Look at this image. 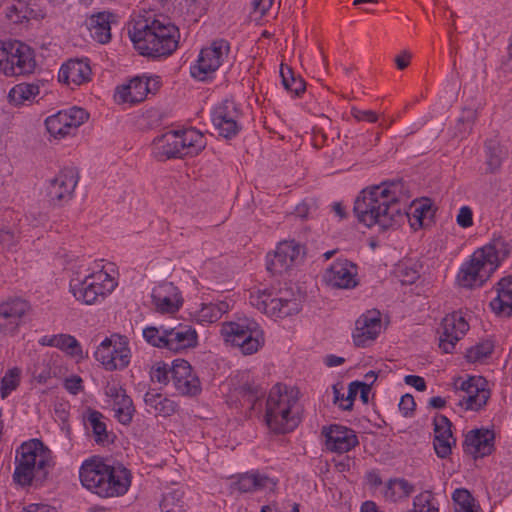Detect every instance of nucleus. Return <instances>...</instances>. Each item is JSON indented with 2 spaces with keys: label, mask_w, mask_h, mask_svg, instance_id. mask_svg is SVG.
<instances>
[{
  "label": "nucleus",
  "mask_w": 512,
  "mask_h": 512,
  "mask_svg": "<svg viewBox=\"0 0 512 512\" xmlns=\"http://www.w3.org/2000/svg\"><path fill=\"white\" fill-rule=\"evenodd\" d=\"M353 212L360 223L367 227L378 225L383 230L400 226L406 219L411 228L417 230L429 225L434 216L428 202L414 206L411 213L406 212L396 190L386 183L363 189L354 202Z\"/></svg>",
  "instance_id": "f257e3e1"
},
{
  "label": "nucleus",
  "mask_w": 512,
  "mask_h": 512,
  "mask_svg": "<svg viewBox=\"0 0 512 512\" xmlns=\"http://www.w3.org/2000/svg\"><path fill=\"white\" fill-rule=\"evenodd\" d=\"M128 34L136 51L152 59L170 56L177 49L180 38L178 27L159 19L138 20Z\"/></svg>",
  "instance_id": "f03ea898"
},
{
  "label": "nucleus",
  "mask_w": 512,
  "mask_h": 512,
  "mask_svg": "<svg viewBox=\"0 0 512 512\" xmlns=\"http://www.w3.org/2000/svg\"><path fill=\"white\" fill-rule=\"evenodd\" d=\"M79 476L84 487L103 498L124 495L131 484L128 469L111 466L98 459L85 461Z\"/></svg>",
  "instance_id": "7ed1b4c3"
},
{
  "label": "nucleus",
  "mask_w": 512,
  "mask_h": 512,
  "mask_svg": "<svg viewBox=\"0 0 512 512\" xmlns=\"http://www.w3.org/2000/svg\"><path fill=\"white\" fill-rule=\"evenodd\" d=\"M298 390L276 384L270 390L266 401L265 421L276 434L293 431L300 423Z\"/></svg>",
  "instance_id": "20e7f679"
},
{
  "label": "nucleus",
  "mask_w": 512,
  "mask_h": 512,
  "mask_svg": "<svg viewBox=\"0 0 512 512\" xmlns=\"http://www.w3.org/2000/svg\"><path fill=\"white\" fill-rule=\"evenodd\" d=\"M50 450L39 439H31L17 449L13 480L16 484L41 486L49 474Z\"/></svg>",
  "instance_id": "39448f33"
},
{
  "label": "nucleus",
  "mask_w": 512,
  "mask_h": 512,
  "mask_svg": "<svg viewBox=\"0 0 512 512\" xmlns=\"http://www.w3.org/2000/svg\"><path fill=\"white\" fill-rule=\"evenodd\" d=\"M221 335L227 343L239 347L245 355L257 352L264 343L263 331L256 321L249 318L223 323Z\"/></svg>",
  "instance_id": "423d86ee"
},
{
  "label": "nucleus",
  "mask_w": 512,
  "mask_h": 512,
  "mask_svg": "<svg viewBox=\"0 0 512 512\" xmlns=\"http://www.w3.org/2000/svg\"><path fill=\"white\" fill-rule=\"evenodd\" d=\"M250 304L259 311L278 318L295 315L301 310V304L296 297H275L272 289H258L250 292Z\"/></svg>",
  "instance_id": "0eeeda50"
},
{
  "label": "nucleus",
  "mask_w": 512,
  "mask_h": 512,
  "mask_svg": "<svg viewBox=\"0 0 512 512\" xmlns=\"http://www.w3.org/2000/svg\"><path fill=\"white\" fill-rule=\"evenodd\" d=\"M106 281L112 282L109 275L102 271L87 274L83 278L77 272L70 279V291L78 301L92 305L99 297H105L106 293L111 290L106 287Z\"/></svg>",
  "instance_id": "6e6552de"
},
{
  "label": "nucleus",
  "mask_w": 512,
  "mask_h": 512,
  "mask_svg": "<svg viewBox=\"0 0 512 512\" xmlns=\"http://www.w3.org/2000/svg\"><path fill=\"white\" fill-rule=\"evenodd\" d=\"M126 336L113 334L97 347L94 356L107 370L123 369L130 362V349Z\"/></svg>",
  "instance_id": "1a4fd4ad"
},
{
  "label": "nucleus",
  "mask_w": 512,
  "mask_h": 512,
  "mask_svg": "<svg viewBox=\"0 0 512 512\" xmlns=\"http://www.w3.org/2000/svg\"><path fill=\"white\" fill-rule=\"evenodd\" d=\"M230 51L229 43L224 39L215 40L209 47L200 51L197 64L191 67V75L199 80H205L206 76L215 72Z\"/></svg>",
  "instance_id": "9d476101"
},
{
  "label": "nucleus",
  "mask_w": 512,
  "mask_h": 512,
  "mask_svg": "<svg viewBox=\"0 0 512 512\" xmlns=\"http://www.w3.org/2000/svg\"><path fill=\"white\" fill-rule=\"evenodd\" d=\"M89 114L82 108L72 107L67 111H59L45 120L48 133L54 138H63L76 130L87 119Z\"/></svg>",
  "instance_id": "9b49d317"
},
{
  "label": "nucleus",
  "mask_w": 512,
  "mask_h": 512,
  "mask_svg": "<svg viewBox=\"0 0 512 512\" xmlns=\"http://www.w3.org/2000/svg\"><path fill=\"white\" fill-rule=\"evenodd\" d=\"M490 265L491 263L488 264L484 256L475 251L458 274L459 284L465 288L482 286L495 271Z\"/></svg>",
  "instance_id": "f8f14e48"
},
{
  "label": "nucleus",
  "mask_w": 512,
  "mask_h": 512,
  "mask_svg": "<svg viewBox=\"0 0 512 512\" xmlns=\"http://www.w3.org/2000/svg\"><path fill=\"white\" fill-rule=\"evenodd\" d=\"M469 330V324L458 313L446 315L442 322L439 333V348L444 353H452L457 342L464 337Z\"/></svg>",
  "instance_id": "ddd939ff"
},
{
  "label": "nucleus",
  "mask_w": 512,
  "mask_h": 512,
  "mask_svg": "<svg viewBox=\"0 0 512 512\" xmlns=\"http://www.w3.org/2000/svg\"><path fill=\"white\" fill-rule=\"evenodd\" d=\"M239 118L240 112L235 103L230 100L223 101L212 112L213 125L219 135L227 139L236 136L240 131Z\"/></svg>",
  "instance_id": "4468645a"
},
{
  "label": "nucleus",
  "mask_w": 512,
  "mask_h": 512,
  "mask_svg": "<svg viewBox=\"0 0 512 512\" xmlns=\"http://www.w3.org/2000/svg\"><path fill=\"white\" fill-rule=\"evenodd\" d=\"M30 309L27 301L20 298H11L0 303V332L14 334Z\"/></svg>",
  "instance_id": "2eb2a0df"
},
{
  "label": "nucleus",
  "mask_w": 512,
  "mask_h": 512,
  "mask_svg": "<svg viewBox=\"0 0 512 512\" xmlns=\"http://www.w3.org/2000/svg\"><path fill=\"white\" fill-rule=\"evenodd\" d=\"M4 68V74L7 76H18L32 73L36 66V61L30 47L20 43H9V57Z\"/></svg>",
  "instance_id": "dca6fc26"
},
{
  "label": "nucleus",
  "mask_w": 512,
  "mask_h": 512,
  "mask_svg": "<svg viewBox=\"0 0 512 512\" xmlns=\"http://www.w3.org/2000/svg\"><path fill=\"white\" fill-rule=\"evenodd\" d=\"M486 381L482 377H469L458 387L464 393L458 405L466 410L478 411L490 398V391L485 388Z\"/></svg>",
  "instance_id": "f3484780"
},
{
  "label": "nucleus",
  "mask_w": 512,
  "mask_h": 512,
  "mask_svg": "<svg viewBox=\"0 0 512 512\" xmlns=\"http://www.w3.org/2000/svg\"><path fill=\"white\" fill-rule=\"evenodd\" d=\"M78 173L72 168L61 170L53 179L50 180L47 187V196L55 205L69 201L74 193L78 183Z\"/></svg>",
  "instance_id": "a211bd4d"
},
{
  "label": "nucleus",
  "mask_w": 512,
  "mask_h": 512,
  "mask_svg": "<svg viewBox=\"0 0 512 512\" xmlns=\"http://www.w3.org/2000/svg\"><path fill=\"white\" fill-rule=\"evenodd\" d=\"M170 372L173 385L179 394L195 396L200 393V381L193 373L192 367L188 361L184 359L174 360Z\"/></svg>",
  "instance_id": "6ab92c4d"
},
{
  "label": "nucleus",
  "mask_w": 512,
  "mask_h": 512,
  "mask_svg": "<svg viewBox=\"0 0 512 512\" xmlns=\"http://www.w3.org/2000/svg\"><path fill=\"white\" fill-rule=\"evenodd\" d=\"M324 280L333 288H354L358 285L357 266L347 259H337L325 271Z\"/></svg>",
  "instance_id": "aec40b11"
},
{
  "label": "nucleus",
  "mask_w": 512,
  "mask_h": 512,
  "mask_svg": "<svg viewBox=\"0 0 512 512\" xmlns=\"http://www.w3.org/2000/svg\"><path fill=\"white\" fill-rule=\"evenodd\" d=\"M322 434L325 436L327 449L335 453H345L359 444L355 432L341 425L323 427Z\"/></svg>",
  "instance_id": "412c9836"
},
{
  "label": "nucleus",
  "mask_w": 512,
  "mask_h": 512,
  "mask_svg": "<svg viewBox=\"0 0 512 512\" xmlns=\"http://www.w3.org/2000/svg\"><path fill=\"white\" fill-rule=\"evenodd\" d=\"M381 318L378 311H368L361 315L355 323L353 341L357 347H366L374 341L381 331Z\"/></svg>",
  "instance_id": "4be33fe9"
},
{
  "label": "nucleus",
  "mask_w": 512,
  "mask_h": 512,
  "mask_svg": "<svg viewBox=\"0 0 512 512\" xmlns=\"http://www.w3.org/2000/svg\"><path fill=\"white\" fill-rule=\"evenodd\" d=\"M299 254L300 249L294 243H280L273 254L267 255V270L272 275H280L292 267Z\"/></svg>",
  "instance_id": "5701e85b"
},
{
  "label": "nucleus",
  "mask_w": 512,
  "mask_h": 512,
  "mask_svg": "<svg viewBox=\"0 0 512 512\" xmlns=\"http://www.w3.org/2000/svg\"><path fill=\"white\" fill-rule=\"evenodd\" d=\"M494 431L475 429L468 432L464 441V451L474 458L485 457L494 451Z\"/></svg>",
  "instance_id": "b1692460"
},
{
  "label": "nucleus",
  "mask_w": 512,
  "mask_h": 512,
  "mask_svg": "<svg viewBox=\"0 0 512 512\" xmlns=\"http://www.w3.org/2000/svg\"><path fill=\"white\" fill-rule=\"evenodd\" d=\"M154 305L162 313H174L182 305L178 288L168 281L156 286L151 294Z\"/></svg>",
  "instance_id": "393cba45"
},
{
  "label": "nucleus",
  "mask_w": 512,
  "mask_h": 512,
  "mask_svg": "<svg viewBox=\"0 0 512 512\" xmlns=\"http://www.w3.org/2000/svg\"><path fill=\"white\" fill-rule=\"evenodd\" d=\"M164 337L167 338V349L174 352L197 345V333L190 326L179 324L177 327H166Z\"/></svg>",
  "instance_id": "a878e982"
},
{
  "label": "nucleus",
  "mask_w": 512,
  "mask_h": 512,
  "mask_svg": "<svg viewBox=\"0 0 512 512\" xmlns=\"http://www.w3.org/2000/svg\"><path fill=\"white\" fill-rule=\"evenodd\" d=\"M153 151L155 157L160 160L170 158H182V150L178 132L168 131L153 140Z\"/></svg>",
  "instance_id": "bb28decb"
},
{
  "label": "nucleus",
  "mask_w": 512,
  "mask_h": 512,
  "mask_svg": "<svg viewBox=\"0 0 512 512\" xmlns=\"http://www.w3.org/2000/svg\"><path fill=\"white\" fill-rule=\"evenodd\" d=\"M91 68L82 60H69L59 70L58 79L65 84L81 85L90 80Z\"/></svg>",
  "instance_id": "cd10ccee"
},
{
  "label": "nucleus",
  "mask_w": 512,
  "mask_h": 512,
  "mask_svg": "<svg viewBox=\"0 0 512 512\" xmlns=\"http://www.w3.org/2000/svg\"><path fill=\"white\" fill-rule=\"evenodd\" d=\"M512 245L504 237H494L484 247L476 250L479 254L484 256V259L491 267L496 270L501 261L506 259L511 253Z\"/></svg>",
  "instance_id": "c85d7f7f"
},
{
  "label": "nucleus",
  "mask_w": 512,
  "mask_h": 512,
  "mask_svg": "<svg viewBox=\"0 0 512 512\" xmlns=\"http://www.w3.org/2000/svg\"><path fill=\"white\" fill-rule=\"evenodd\" d=\"M149 81V78H146V80L141 77L133 78L128 85L123 86L118 90L117 95L119 101L131 104L143 101L148 93L157 89V87L151 88L149 86Z\"/></svg>",
  "instance_id": "c756f323"
},
{
  "label": "nucleus",
  "mask_w": 512,
  "mask_h": 512,
  "mask_svg": "<svg viewBox=\"0 0 512 512\" xmlns=\"http://www.w3.org/2000/svg\"><path fill=\"white\" fill-rule=\"evenodd\" d=\"M497 296L490 306L496 314L512 315V276L502 278L496 286Z\"/></svg>",
  "instance_id": "7c9ffc66"
},
{
  "label": "nucleus",
  "mask_w": 512,
  "mask_h": 512,
  "mask_svg": "<svg viewBox=\"0 0 512 512\" xmlns=\"http://www.w3.org/2000/svg\"><path fill=\"white\" fill-rule=\"evenodd\" d=\"M39 343L43 346L56 347L72 357L79 359L86 357L78 340L69 334L45 335Z\"/></svg>",
  "instance_id": "2f4dec72"
},
{
  "label": "nucleus",
  "mask_w": 512,
  "mask_h": 512,
  "mask_svg": "<svg viewBox=\"0 0 512 512\" xmlns=\"http://www.w3.org/2000/svg\"><path fill=\"white\" fill-rule=\"evenodd\" d=\"M112 17H114V14L106 11L98 12L89 17L87 27L94 40L101 44H106L110 41Z\"/></svg>",
  "instance_id": "473e14b6"
},
{
  "label": "nucleus",
  "mask_w": 512,
  "mask_h": 512,
  "mask_svg": "<svg viewBox=\"0 0 512 512\" xmlns=\"http://www.w3.org/2000/svg\"><path fill=\"white\" fill-rule=\"evenodd\" d=\"M183 157L198 155L206 146L204 135L196 129L177 131Z\"/></svg>",
  "instance_id": "72a5a7b5"
},
{
  "label": "nucleus",
  "mask_w": 512,
  "mask_h": 512,
  "mask_svg": "<svg viewBox=\"0 0 512 512\" xmlns=\"http://www.w3.org/2000/svg\"><path fill=\"white\" fill-rule=\"evenodd\" d=\"M144 402L146 406L154 410L156 415L162 417H169L176 413L178 405L170 398L157 393L154 390H149L144 395Z\"/></svg>",
  "instance_id": "f704fd0d"
},
{
  "label": "nucleus",
  "mask_w": 512,
  "mask_h": 512,
  "mask_svg": "<svg viewBox=\"0 0 512 512\" xmlns=\"http://www.w3.org/2000/svg\"><path fill=\"white\" fill-rule=\"evenodd\" d=\"M40 93L39 85L36 83H20L15 85L9 92V102L15 106L23 105L25 102L33 101Z\"/></svg>",
  "instance_id": "c9c22d12"
},
{
  "label": "nucleus",
  "mask_w": 512,
  "mask_h": 512,
  "mask_svg": "<svg viewBox=\"0 0 512 512\" xmlns=\"http://www.w3.org/2000/svg\"><path fill=\"white\" fill-rule=\"evenodd\" d=\"M487 171L496 172L502 164L506 153L497 139H489L485 142Z\"/></svg>",
  "instance_id": "e433bc0d"
},
{
  "label": "nucleus",
  "mask_w": 512,
  "mask_h": 512,
  "mask_svg": "<svg viewBox=\"0 0 512 512\" xmlns=\"http://www.w3.org/2000/svg\"><path fill=\"white\" fill-rule=\"evenodd\" d=\"M270 483V478L261 474H243L234 483L235 488L242 492H253L263 489Z\"/></svg>",
  "instance_id": "4c0bfd02"
},
{
  "label": "nucleus",
  "mask_w": 512,
  "mask_h": 512,
  "mask_svg": "<svg viewBox=\"0 0 512 512\" xmlns=\"http://www.w3.org/2000/svg\"><path fill=\"white\" fill-rule=\"evenodd\" d=\"M114 417L119 423L129 425L136 412L133 401L127 394H121L119 400L113 402Z\"/></svg>",
  "instance_id": "58836bf2"
},
{
  "label": "nucleus",
  "mask_w": 512,
  "mask_h": 512,
  "mask_svg": "<svg viewBox=\"0 0 512 512\" xmlns=\"http://www.w3.org/2000/svg\"><path fill=\"white\" fill-rule=\"evenodd\" d=\"M184 491L172 488L164 493L160 507L162 512H186L183 502Z\"/></svg>",
  "instance_id": "ea45409f"
},
{
  "label": "nucleus",
  "mask_w": 512,
  "mask_h": 512,
  "mask_svg": "<svg viewBox=\"0 0 512 512\" xmlns=\"http://www.w3.org/2000/svg\"><path fill=\"white\" fill-rule=\"evenodd\" d=\"M280 75L282 78V83L285 89L288 91L294 93L297 96L305 91V81L300 76L296 77L291 67L281 64Z\"/></svg>",
  "instance_id": "a19ab883"
},
{
  "label": "nucleus",
  "mask_w": 512,
  "mask_h": 512,
  "mask_svg": "<svg viewBox=\"0 0 512 512\" xmlns=\"http://www.w3.org/2000/svg\"><path fill=\"white\" fill-rule=\"evenodd\" d=\"M452 500L455 506V512H478L475 505V499L469 490L457 488L452 493Z\"/></svg>",
  "instance_id": "79ce46f5"
},
{
  "label": "nucleus",
  "mask_w": 512,
  "mask_h": 512,
  "mask_svg": "<svg viewBox=\"0 0 512 512\" xmlns=\"http://www.w3.org/2000/svg\"><path fill=\"white\" fill-rule=\"evenodd\" d=\"M103 414L97 410L89 409L87 413V422L92 428L95 441L103 443L108 439L106 424L102 421Z\"/></svg>",
  "instance_id": "37998d69"
},
{
  "label": "nucleus",
  "mask_w": 512,
  "mask_h": 512,
  "mask_svg": "<svg viewBox=\"0 0 512 512\" xmlns=\"http://www.w3.org/2000/svg\"><path fill=\"white\" fill-rule=\"evenodd\" d=\"M21 370L18 367L9 369L1 379V396L7 397L20 384Z\"/></svg>",
  "instance_id": "c03bdc74"
},
{
  "label": "nucleus",
  "mask_w": 512,
  "mask_h": 512,
  "mask_svg": "<svg viewBox=\"0 0 512 512\" xmlns=\"http://www.w3.org/2000/svg\"><path fill=\"white\" fill-rule=\"evenodd\" d=\"M494 350V345L491 341H483L471 348L465 354L468 362H477L489 357Z\"/></svg>",
  "instance_id": "a18cd8bd"
},
{
  "label": "nucleus",
  "mask_w": 512,
  "mask_h": 512,
  "mask_svg": "<svg viewBox=\"0 0 512 512\" xmlns=\"http://www.w3.org/2000/svg\"><path fill=\"white\" fill-rule=\"evenodd\" d=\"M165 326L159 328L149 326L143 329V337L145 340L154 347L167 349V338L164 337Z\"/></svg>",
  "instance_id": "49530a36"
},
{
  "label": "nucleus",
  "mask_w": 512,
  "mask_h": 512,
  "mask_svg": "<svg viewBox=\"0 0 512 512\" xmlns=\"http://www.w3.org/2000/svg\"><path fill=\"white\" fill-rule=\"evenodd\" d=\"M407 512H438V508L433 504L432 492L424 491L417 495L413 501V508Z\"/></svg>",
  "instance_id": "de8ad7c7"
},
{
  "label": "nucleus",
  "mask_w": 512,
  "mask_h": 512,
  "mask_svg": "<svg viewBox=\"0 0 512 512\" xmlns=\"http://www.w3.org/2000/svg\"><path fill=\"white\" fill-rule=\"evenodd\" d=\"M477 119V111L474 108H463L460 117L458 118V131L461 136L469 134Z\"/></svg>",
  "instance_id": "09e8293b"
},
{
  "label": "nucleus",
  "mask_w": 512,
  "mask_h": 512,
  "mask_svg": "<svg viewBox=\"0 0 512 512\" xmlns=\"http://www.w3.org/2000/svg\"><path fill=\"white\" fill-rule=\"evenodd\" d=\"M434 437L444 439H455L452 434V423L444 415H437L433 420Z\"/></svg>",
  "instance_id": "8fccbe9b"
},
{
  "label": "nucleus",
  "mask_w": 512,
  "mask_h": 512,
  "mask_svg": "<svg viewBox=\"0 0 512 512\" xmlns=\"http://www.w3.org/2000/svg\"><path fill=\"white\" fill-rule=\"evenodd\" d=\"M170 368L171 367L163 361L153 364L150 369L151 381L164 385L168 384L171 379Z\"/></svg>",
  "instance_id": "3c124183"
},
{
  "label": "nucleus",
  "mask_w": 512,
  "mask_h": 512,
  "mask_svg": "<svg viewBox=\"0 0 512 512\" xmlns=\"http://www.w3.org/2000/svg\"><path fill=\"white\" fill-rule=\"evenodd\" d=\"M395 273L402 284H413L420 277V273L414 264L401 263L397 266Z\"/></svg>",
  "instance_id": "603ef678"
},
{
  "label": "nucleus",
  "mask_w": 512,
  "mask_h": 512,
  "mask_svg": "<svg viewBox=\"0 0 512 512\" xmlns=\"http://www.w3.org/2000/svg\"><path fill=\"white\" fill-rule=\"evenodd\" d=\"M434 450L439 458H447L451 452L452 447L456 445V439H442L434 437L433 441Z\"/></svg>",
  "instance_id": "864d4df0"
},
{
  "label": "nucleus",
  "mask_w": 512,
  "mask_h": 512,
  "mask_svg": "<svg viewBox=\"0 0 512 512\" xmlns=\"http://www.w3.org/2000/svg\"><path fill=\"white\" fill-rule=\"evenodd\" d=\"M359 387H360V381H353V382H351L349 384L348 395L345 397V402H347V403L346 404H342V403L339 404V407L342 410H346V411L352 410L354 400H355V398H356V396L358 394V391H359Z\"/></svg>",
  "instance_id": "5fc2aeb1"
},
{
  "label": "nucleus",
  "mask_w": 512,
  "mask_h": 512,
  "mask_svg": "<svg viewBox=\"0 0 512 512\" xmlns=\"http://www.w3.org/2000/svg\"><path fill=\"white\" fill-rule=\"evenodd\" d=\"M457 224L462 228H469L473 225V212L469 206H462L456 218Z\"/></svg>",
  "instance_id": "6e6d98bb"
},
{
  "label": "nucleus",
  "mask_w": 512,
  "mask_h": 512,
  "mask_svg": "<svg viewBox=\"0 0 512 512\" xmlns=\"http://www.w3.org/2000/svg\"><path fill=\"white\" fill-rule=\"evenodd\" d=\"M351 115L357 121H366L369 123H375L378 120V115L372 110H361L357 107L351 108Z\"/></svg>",
  "instance_id": "4d7b16f0"
},
{
  "label": "nucleus",
  "mask_w": 512,
  "mask_h": 512,
  "mask_svg": "<svg viewBox=\"0 0 512 512\" xmlns=\"http://www.w3.org/2000/svg\"><path fill=\"white\" fill-rule=\"evenodd\" d=\"M18 236L9 229L0 230V245L3 248L10 249L18 243Z\"/></svg>",
  "instance_id": "13d9d810"
},
{
  "label": "nucleus",
  "mask_w": 512,
  "mask_h": 512,
  "mask_svg": "<svg viewBox=\"0 0 512 512\" xmlns=\"http://www.w3.org/2000/svg\"><path fill=\"white\" fill-rule=\"evenodd\" d=\"M82 382L81 377L74 375L65 379L64 387L69 393L77 395L83 389Z\"/></svg>",
  "instance_id": "bf43d9fd"
},
{
  "label": "nucleus",
  "mask_w": 512,
  "mask_h": 512,
  "mask_svg": "<svg viewBox=\"0 0 512 512\" xmlns=\"http://www.w3.org/2000/svg\"><path fill=\"white\" fill-rule=\"evenodd\" d=\"M414 397L411 394H405L401 397L399 402V409L404 416H408L415 410Z\"/></svg>",
  "instance_id": "052dcab7"
},
{
  "label": "nucleus",
  "mask_w": 512,
  "mask_h": 512,
  "mask_svg": "<svg viewBox=\"0 0 512 512\" xmlns=\"http://www.w3.org/2000/svg\"><path fill=\"white\" fill-rule=\"evenodd\" d=\"M393 483H395L396 488H398L401 493L398 497H408L414 491V486L406 479H393Z\"/></svg>",
  "instance_id": "680f3d73"
},
{
  "label": "nucleus",
  "mask_w": 512,
  "mask_h": 512,
  "mask_svg": "<svg viewBox=\"0 0 512 512\" xmlns=\"http://www.w3.org/2000/svg\"><path fill=\"white\" fill-rule=\"evenodd\" d=\"M404 382L407 385L413 386L417 391H425L426 390V382L424 378L417 375H407L404 378Z\"/></svg>",
  "instance_id": "e2e57ef3"
},
{
  "label": "nucleus",
  "mask_w": 512,
  "mask_h": 512,
  "mask_svg": "<svg viewBox=\"0 0 512 512\" xmlns=\"http://www.w3.org/2000/svg\"><path fill=\"white\" fill-rule=\"evenodd\" d=\"M411 58L412 54L407 50H403L394 59L396 67L399 70L406 69L410 64Z\"/></svg>",
  "instance_id": "0e129e2a"
},
{
  "label": "nucleus",
  "mask_w": 512,
  "mask_h": 512,
  "mask_svg": "<svg viewBox=\"0 0 512 512\" xmlns=\"http://www.w3.org/2000/svg\"><path fill=\"white\" fill-rule=\"evenodd\" d=\"M254 11L259 12L261 16L271 8L273 0H253Z\"/></svg>",
  "instance_id": "69168bd1"
},
{
  "label": "nucleus",
  "mask_w": 512,
  "mask_h": 512,
  "mask_svg": "<svg viewBox=\"0 0 512 512\" xmlns=\"http://www.w3.org/2000/svg\"><path fill=\"white\" fill-rule=\"evenodd\" d=\"M21 512H57L54 508L44 504H30Z\"/></svg>",
  "instance_id": "338daca9"
},
{
  "label": "nucleus",
  "mask_w": 512,
  "mask_h": 512,
  "mask_svg": "<svg viewBox=\"0 0 512 512\" xmlns=\"http://www.w3.org/2000/svg\"><path fill=\"white\" fill-rule=\"evenodd\" d=\"M502 67L505 71L512 72V35L508 45L507 57L502 61Z\"/></svg>",
  "instance_id": "774afa93"
}]
</instances>
